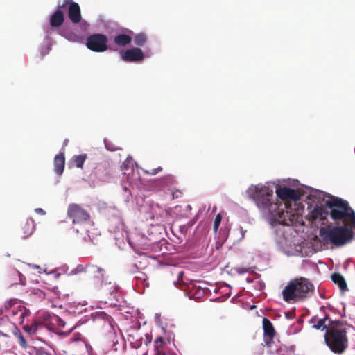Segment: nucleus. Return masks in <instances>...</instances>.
I'll list each match as a JSON object with an SVG mask.
<instances>
[{"mask_svg": "<svg viewBox=\"0 0 355 355\" xmlns=\"http://www.w3.org/2000/svg\"><path fill=\"white\" fill-rule=\"evenodd\" d=\"M86 159L87 155L81 154L78 155H74L71 159V162L77 168H83L84 162H85Z\"/></svg>", "mask_w": 355, "mask_h": 355, "instance_id": "nucleus-15", "label": "nucleus"}, {"mask_svg": "<svg viewBox=\"0 0 355 355\" xmlns=\"http://www.w3.org/2000/svg\"><path fill=\"white\" fill-rule=\"evenodd\" d=\"M38 355H51L50 354L44 352V351H42L41 350L40 352H39V354Z\"/></svg>", "mask_w": 355, "mask_h": 355, "instance_id": "nucleus-27", "label": "nucleus"}, {"mask_svg": "<svg viewBox=\"0 0 355 355\" xmlns=\"http://www.w3.org/2000/svg\"><path fill=\"white\" fill-rule=\"evenodd\" d=\"M34 211L37 214H40V215H42V216H44L46 214V211L42 209V208H36L35 209Z\"/></svg>", "mask_w": 355, "mask_h": 355, "instance_id": "nucleus-24", "label": "nucleus"}, {"mask_svg": "<svg viewBox=\"0 0 355 355\" xmlns=\"http://www.w3.org/2000/svg\"><path fill=\"white\" fill-rule=\"evenodd\" d=\"M245 196L252 200L268 223L279 225L275 243L287 256L307 257L315 252L349 242L355 230V212L347 201L329 196L326 207L332 220L343 225H329L320 229L319 235L305 240L292 227L303 225L304 205L300 201L299 182L295 179H277L250 185Z\"/></svg>", "mask_w": 355, "mask_h": 355, "instance_id": "nucleus-1", "label": "nucleus"}, {"mask_svg": "<svg viewBox=\"0 0 355 355\" xmlns=\"http://www.w3.org/2000/svg\"><path fill=\"white\" fill-rule=\"evenodd\" d=\"M64 22V12L59 8L51 15L50 18V24L53 27H59Z\"/></svg>", "mask_w": 355, "mask_h": 355, "instance_id": "nucleus-11", "label": "nucleus"}, {"mask_svg": "<svg viewBox=\"0 0 355 355\" xmlns=\"http://www.w3.org/2000/svg\"><path fill=\"white\" fill-rule=\"evenodd\" d=\"M80 230H79L78 228H76V232H77L78 233H79V232H80Z\"/></svg>", "mask_w": 355, "mask_h": 355, "instance_id": "nucleus-30", "label": "nucleus"}, {"mask_svg": "<svg viewBox=\"0 0 355 355\" xmlns=\"http://www.w3.org/2000/svg\"><path fill=\"white\" fill-rule=\"evenodd\" d=\"M65 166V157L64 153H60L55 155L53 159L54 171L58 175H61Z\"/></svg>", "mask_w": 355, "mask_h": 355, "instance_id": "nucleus-10", "label": "nucleus"}, {"mask_svg": "<svg viewBox=\"0 0 355 355\" xmlns=\"http://www.w3.org/2000/svg\"><path fill=\"white\" fill-rule=\"evenodd\" d=\"M159 170H161V168H158L157 169H153L152 172H150V173L152 175H155Z\"/></svg>", "mask_w": 355, "mask_h": 355, "instance_id": "nucleus-26", "label": "nucleus"}, {"mask_svg": "<svg viewBox=\"0 0 355 355\" xmlns=\"http://www.w3.org/2000/svg\"><path fill=\"white\" fill-rule=\"evenodd\" d=\"M327 318H324V319H320L318 321V322L314 324L313 327V328H315V329H318V330H324L327 327Z\"/></svg>", "mask_w": 355, "mask_h": 355, "instance_id": "nucleus-18", "label": "nucleus"}, {"mask_svg": "<svg viewBox=\"0 0 355 355\" xmlns=\"http://www.w3.org/2000/svg\"><path fill=\"white\" fill-rule=\"evenodd\" d=\"M26 230L24 231L25 236L31 235L35 230L34 221L32 218L28 219L25 225Z\"/></svg>", "mask_w": 355, "mask_h": 355, "instance_id": "nucleus-17", "label": "nucleus"}, {"mask_svg": "<svg viewBox=\"0 0 355 355\" xmlns=\"http://www.w3.org/2000/svg\"><path fill=\"white\" fill-rule=\"evenodd\" d=\"M222 220V216L220 214H217L214 222V231L216 232L220 225Z\"/></svg>", "mask_w": 355, "mask_h": 355, "instance_id": "nucleus-19", "label": "nucleus"}, {"mask_svg": "<svg viewBox=\"0 0 355 355\" xmlns=\"http://www.w3.org/2000/svg\"><path fill=\"white\" fill-rule=\"evenodd\" d=\"M68 6V17L69 19L74 24H78L81 21V12L79 5L73 2L72 0H63L60 8H64Z\"/></svg>", "mask_w": 355, "mask_h": 355, "instance_id": "nucleus-8", "label": "nucleus"}, {"mask_svg": "<svg viewBox=\"0 0 355 355\" xmlns=\"http://www.w3.org/2000/svg\"><path fill=\"white\" fill-rule=\"evenodd\" d=\"M104 144L107 150L115 151L117 150V147L107 139H104Z\"/></svg>", "mask_w": 355, "mask_h": 355, "instance_id": "nucleus-20", "label": "nucleus"}, {"mask_svg": "<svg viewBox=\"0 0 355 355\" xmlns=\"http://www.w3.org/2000/svg\"><path fill=\"white\" fill-rule=\"evenodd\" d=\"M331 279L335 284L338 286L342 291L347 290L346 282L341 275L338 273H334L331 275Z\"/></svg>", "mask_w": 355, "mask_h": 355, "instance_id": "nucleus-14", "label": "nucleus"}, {"mask_svg": "<svg viewBox=\"0 0 355 355\" xmlns=\"http://www.w3.org/2000/svg\"><path fill=\"white\" fill-rule=\"evenodd\" d=\"M137 242V245H139L140 243H139V241H135Z\"/></svg>", "mask_w": 355, "mask_h": 355, "instance_id": "nucleus-32", "label": "nucleus"}, {"mask_svg": "<svg viewBox=\"0 0 355 355\" xmlns=\"http://www.w3.org/2000/svg\"><path fill=\"white\" fill-rule=\"evenodd\" d=\"M263 326L265 334V341L268 343L274 336V329L271 322L266 318L263 320Z\"/></svg>", "mask_w": 355, "mask_h": 355, "instance_id": "nucleus-12", "label": "nucleus"}, {"mask_svg": "<svg viewBox=\"0 0 355 355\" xmlns=\"http://www.w3.org/2000/svg\"><path fill=\"white\" fill-rule=\"evenodd\" d=\"M327 194L320 190L310 192L307 198L308 214L307 218L311 221L323 222L329 212L326 209Z\"/></svg>", "mask_w": 355, "mask_h": 355, "instance_id": "nucleus-3", "label": "nucleus"}, {"mask_svg": "<svg viewBox=\"0 0 355 355\" xmlns=\"http://www.w3.org/2000/svg\"><path fill=\"white\" fill-rule=\"evenodd\" d=\"M132 41V37L126 34H119L114 38V42L119 46H126Z\"/></svg>", "mask_w": 355, "mask_h": 355, "instance_id": "nucleus-13", "label": "nucleus"}, {"mask_svg": "<svg viewBox=\"0 0 355 355\" xmlns=\"http://www.w3.org/2000/svg\"><path fill=\"white\" fill-rule=\"evenodd\" d=\"M53 320L60 327H64L66 324L65 322L58 315L54 317Z\"/></svg>", "mask_w": 355, "mask_h": 355, "instance_id": "nucleus-21", "label": "nucleus"}, {"mask_svg": "<svg viewBox=\"0 0 355 355\" xmlns=\"http://www.w3.org/2000/svg\"><path fill=\"white\" fill-rule=\"evenodd\" d=\"M18 338H19L20 345L23 347H26V340L24 338V336L22 335H19Z\"/></svg>", "mask_w": 355, "mask_h": 355, "instance_id": "nucleus-22", "label": "nucleus"}, {"mask_svg": "<svg viewBox=\"0 0 355 355\" xmlns=\"http://www.w3.org/2000/svg\"><path fill=\"white\" fill-rule=\"evenodd\" d=\"M147 41V36L143 33L137 34L134 37V42L137 46H143Z\"/></svg>", "mask_w": 355, "mask_h": 355, "instance_id": "nucleus-16", "label": "nucleus"}, {"mask_svg": "<svg viewBox=\"0 0 355 355\" xmlns=\"http://www.w3.org/2000/svg\"><path fill=\"white\" fill-rule=\"evenodd\" d=\"M129 238H130V239H134V238H133L132 235H130V236H129Z\"/></svg>", "mask_w": 355, "mask_h": 355, "instance_id": "nucleus-29", "label": "nucleus"}, {"mask_svg": "<svg viewBox=\"0 0 355 355\" xmlns=\"http://www.w3.org/2000/svg\"><path fill=\"white\" fill-rule=\"evenodd\" d=\"M121 58L126 62H138L144 60V55L141 49L135 47L122 51Z\"/></svg>", "mask_w": 355, "mask_h": 355, "instance_id": "nucleus-9", "label": "nucleus"}, {"mask_svg": "<svg viewBox=\"0 0 355 355\" xmlns=\"http://www.w3.org/2000/svg\"><path fill=\"white\" fill-rule=\"evenodd\" d=\"M163 343V340L161 337H158L155 340V347L158 349L159 347L162 346Z\"/></svg>", "mask_w": 355, "mask_h": 355, "instance_id": "nucleus-23", "label": "nucleus"}, {"mask_svg": "<svg viewBox=\"0 0 355 355\" xmlns=\"http://www.w3.org/2000/svg\"><path fill=\"white\" fill-rule=\"evenodd\" d=\"M24 329L27 331H28V327H24Z\"/></svg>", "mask_w": 355, "mask_h": 355, "instance_id": "nucleus-31", "label": "nucleus"}, {"mask_svg": "<svg viewBox=\"0 0 355 355\" xmlns=\"http://www.w3.org/2000/svg\"><path fill=\"white\" fill-rule=\"evenodd\" d=\"M28 266H29L30 267L33 268L40 270H39V273H41V268H40V267L39 266H37V265H31V264H29Z\"/></svg>", "mask_w": 355, "mask_h": 355, "instance_id": "nucleus-25", "label": "nucleus"}, {"mask_svg": "<svg viewBox=\"0 0 355 355\" xmlns=\"http://www.w3.org/2000/svg\"><path fill=\"white\" fill-rule=\"evenodd\" d=\"M107 41L106 35L95 33L87 38L86 46L89 49L94 52H104L107 49L116 51V49L107 45Z\"/></svg>", "mask_w": 355, "mask_h": 355, "instance_id": "nucleus-5", "label": "nucleus"}, {"mask_svg": "<svg viewBox=\"0 0 355 355\" xmlns=\"http://www.w3.org/2000/svg\"><path fill=\"white\" fill-rule=\"evenodd\" d=\"M67 215L73 220V223L82 225L84 229H87V227L90 225L88 214L78 205H69Z\"/></svg>", "mask_w": 355, "mask_h": 355, "instance_id": "nucleus-6", "label": "nucleus"}, {"mask_svg": "<svg viewBox=\"0 0 355 355\" xmlns=\"http://www.w3.org/2000/svg\"><path fill=\"white\" fill-rule=\"evenodd\" d=\"M157 354H158V355H160V352H159V351L157 352Z\"/></svg>", "mask_w": 355, "mask_h": 355, "instance_id": "nucleus-33", "label": "nucleus"}, {"mask_svg": "<svg viewBox=\"0 0 355 355\" xmlns=\"http://www.w3.org/2000/svg\"><path fill=\"white\" fill-rule=\"evenodd\" d=\"M314 291L313 284L306 278L299 277L290 281L282 291L284 300L294 303L309 297Z\"/></svg>", "mask_w": 355, "mask_h": 355, "instance_id": "nucleus-2", "label": "nucleus"}, {"mask_svg": "<svg viewBox=\"0 0 355 355\" xmlns=\"http://www.w3.org/2000/svg\"><path fill=\"white\" fill-rule=\"evenodd\" d=\"M325 342L333 352L343 353L347 346L345 331L338 324L329 327L325 334Z\"/></svg>", "mask_w": 355, "mask_h": 355, "instance_id": "nucleus-4", "label": "nucleus"}, {"mask_svg": "<svg viewBox=\"0 0 355 355\" xmlns=\"http://www.w3.org/2000/svg\"><path fill=\"white\" fill-rule=\"evenodd\" d=\"M130 160H131V158H128V159H126V162H127V163H130Z\"/></svg>", "mask_w": 355, "mask_h": 355, "instance_id": "nucleus-28", "label": "nucleus"}, {"mask_svg": "<svg viewBox=\"0 0 355 355\" xmlns=\"http://www.w3.org/2000/svg\"><path fill=\"white\" fill-rule=\"evenodd\" d=\"M5 309H11L12 320L17 323L24 322L25 318L29 315L30 311L20 302L15 301L12 304L9 302L5 304Z\"/></svg>", "mask_w": 355, "mask_h": 355, "instance_id": "nucleus-7", "label": "nucleus"}]
</instances>
